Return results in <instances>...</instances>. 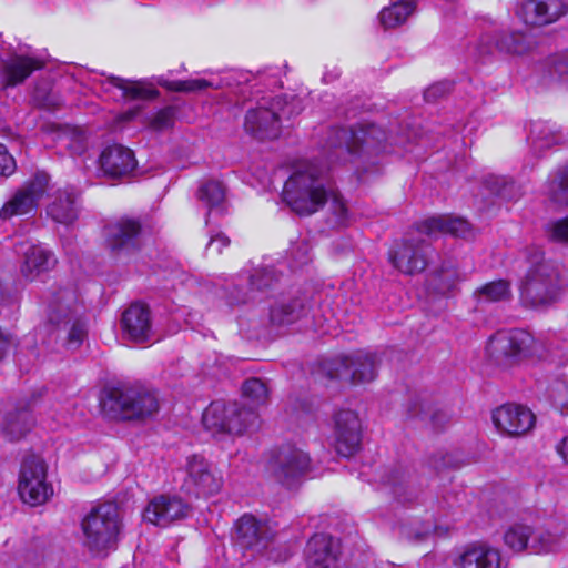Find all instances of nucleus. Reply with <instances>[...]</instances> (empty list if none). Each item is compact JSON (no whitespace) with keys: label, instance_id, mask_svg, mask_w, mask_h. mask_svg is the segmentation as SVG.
<instances>
[{"label":"nucleus","instance_id":"f257e3e1","mask_svg":"<svg viewBox=\"0 0 568 568\" xmlns=\"http://www.w3.org/2000/svg\"><path fill=\"white\" fill-rule=\"evenodd\" d=\"M326 165L317 161H301L284 184L282 199L298 215H311L326 203L327 187Z\"/></svg>","mask_w":568,"mask_h":568},{"label":"nucleus","instance_id":"f03ea898","mask_svg":"<svg viewBox=\"0 0 568 568\" xmlns=\"http://www.w3.org/2000/svg\"><path fill=\"white\" fill-rule=\"evenodd\" d=\"M385 140L386 133L375 124L361 125L358 129H332L324 153L329 162H346L349 156L362 152L383 151Z\"/></svg>","mask_w":568,"mask_h":568},{"label":"nucleus","instance_id":"7ed1b4c3","mask_svg":"<svg viewBox=\"0 0 568 568\" xmlns=\"http://www.w3.org/2000/svg\"><path fill=\"white\" fill-rule=\"evenodd\" d=\"M529 267L521 285V297L531 306L552 303L559 293V271L557 264L546 260L539 248H529L527 253Z\"/></svg>","mask_w":568,"mask_h":568},{"label":"nucleus","instance_id":"20e7f679","mask_svg":"<svg viewBox=\"0 0 568 568\" xmlns=\"http://www.w3.org/2000/svg\"><path fill=\"white\" fill-rule=\"evenodd\" d=\"M101 407L110 418L132 420L151 417L159 404L155 395L143 386L120 385L106 390Z\"/></svg>","mask_w":568,"mask_h":568},{"label":"nucleus","instance_id":"39448f33","mask_svg":"<svg viewBox=\"0 0 568 568\" xmlns=\"http://www.w3.org/2000/svg\"><path fill=\"white\" fill-rule=\"evenodd\" d=\"M84 545L93 554L101 555L115 549L122 528L120 509L106 501L93 507L82 519Z\"/></svg>","mask_w":568,"mask_h":568},{"label":"nucleus","instance_id":"423d86ee","mask_svg":"<svg viewBox=\"0 0 568 568\" xmlns=\"http://www.w3.org/2000/svg\"><path fill=\"white\" fill-rule=\"evenodd\" d=\"M486 351L489 358L501 367H511L526 358L544 355L541 344L524 329L496 333Z\"/></svg>","mask_w":568,"mask_h":568},{"label":"nucleus","instance_id":"0eeeda50","mask_svg":"<svg viewBox=\"0 0 568 568\" xmlns=\"http://www.w3.org/2000/svg\"><path fill=\"white\" fill-rule=\"evenodd\" d=\"M205 428L216 434L241 436L257 428L258 415L250 407L233 402H212L203 413Z\"/></svg>","mask_w":568,"mask_h":568},{"label":"nucleus","instance_id":"6e6552de","mask_svg":"<svg viewBox=\"0 0 568 568\" xmlns=\"http://www.w3.org/2000/svg\"><path fill=\"white\" fill-rule=\"evenodd\" d=\"M294 101L285 103L276 97L270 102L260 104L246 112L244 128L257 139H275L281 132V119L294 115Z\"/></svg>","mask_w":568,"mask_h":568},{"label":"nucleus","instance_id":"1a4fd4ad","mask_svg":"<svg viewBox=\"0 0 568 568\" xmlns=\"http://www.w3.org/2000/svg\"><path fill=\"white\" fill-rule=\"evenodd\" d=\"M143 232V224L139 219L120 217L104 227L106 248L114 258H128L140 251Z\"/></svg>","mask_w":568,"mask_h":568},{"label":"nucleus","instance_id":"9d476101","mask_svg":"<svg viewBox=\"0 0 568 568\" xmlns=\"http://www.w3.org/2000/svg\"><path fill=\"white\" fill-rule=\"evenodd\" d=\"M18 490L21 499L31 506L42 505L52 496L53 489L47 481V467L42 458L29 456L23 460Z\"/></svg>","mask_w":568,"mask_h":568},{"label":"nucleus","instance_id":"9b49d317","mask_svg":"<svg viewBox=\"0 0 568 568\" xmlns=\"http://www.w3.org/2000/svg\"><path fill=\"white\" fill-rule=\"evenodd\" d=\"M183 487L197 497L217 494L223 486V477L217 468L203 456L193 455L185 465Z\"/></svg>","mask_w":568,"mask_h":568},{"label":"nucleus","instance_id":"f8f14e48","mask_svg":"<svg viewBox=\"0 0 568 568\" xmlns=\"http://www.w3.org/2000/svg\"><path fill=\"white\" fill-rule=\"evenodd\" d=\"M267 469L276 481L291 487L308 471L310 457L296 447H281L272 453Z\"/></svg>","mask_w":568,"mask_h":568},{"label":"nucleus","instance_id":"ddd939ff","mask_svg":"<svg viewBox=\"0 0 568 568\" xmlns=\"http://www.w3.org/2000/svg\"><path fill=\"white\" fill-rule=\"evenodd\" d=\"M377 364L376 354L358 351L334 359L328 374L331 378L349 379L353 384L368 383L376 377Z\"/></svg>","mask_w":568,"mask_h":568},{"label":"nucleus","instance_id":"4468645a","mask_svg":"<svg viewBox=\"0 0 568 568\" xmlns=\"http://www.w3.org/2000/svg\"><path fill=\"white\" fill-rule=\"evenodd\" d=\"M430 246L424 239H405L389 251V261L403 274L423 272L429 261Z\"/></svg>","mask_w":568,"mask_h":568},{"label":"nucleus","instance_id":"2eb2a0df","mask_svg":"<svg viewBox=\"0 0 568 568\" xmlns=\"http://www.w3.org/2000/svg\"><path fill=\"white\" fill-rule=\"evenodd\" d=\"M49 175L37 173L28 181L0 210V217L6 220L14 215H24L33 212L40 199L47 191Z\"/></svg>","mask_w":568,"mask_h":568},{"label":"nucleus","instance_id":"dca6fc26","mask_svg":"<svg viewBox=\"0 0 568 568\" xmlns=\"http://www.w3.org/2000/svg\"><path fill=\"white\" fill-rule=\"evenodd\" d=\"M84 314L78 292L73 286L53 288L48 302V322L52 326L69 327L72 317Z\"/></svg>","mask_w":568,"mask_h":568},{"label":"nucleus","instance_id":"f3484780","mask_svg":"<svg viewBox=\"0 0 568 568\" xmlns=\"http://www.w3.org/2000/svg\"><path fill=\"white\" fill-rule=\"evenodd\" d=\"M334 438L336 452L344 457L353 456L362 440V424L356 412L341 409L334 415Z\"/></svg>","mask_w":568,"mask_h":568},{"label":"nucleus","instance_id":"a211bd4d","mask_svg":"<svg viewBox=\"0 0 568 568\" xmlns=\"http://www.w3.org/2000/svg\"><path fill=\"white\" fill-rule=\"evenodd\" d=\"M493 423L503 434L518 437L530 432L535 426V415L521 405L505 404L493 412Z\"/></svg>","mask_w":568,"mask_h":568},{"label":"nucleus","instance_id":"6ab92c4d","mask_svg":"<svg viewBox=\"0 0 568 568\" xmlns=\"http://www.w3.org/2000/svg\"><path fill=\"white\" fill-rule=\"evenodd\" d=\"M567 9L566 0H523L517 14L527 26L542 27L559 20Z\"/></svg>","mask_w":568,"mask_h":568},{"label":"nucleus","instance_id":"aec40b11","mask_svg":"<svg viewBox=\"0 0 568 568\" xmlns=\"http://www.w3.org/2000/svg\"><path fill=\"white\" fill-rule=\"evenodd\" d=\"M272 539L268 525L253 515L245 514L235 524V541L244 549L261 552Z\"/></svg>","mask_w":568,"mask_h":568},{"label":"nucleus","instance_id":"412c9836","mask_svg":"<svg viewBox=\"0 0 568 568\" xmlns=\"http://www.w3.org/2000/svg\"><path fill=\"white\" fill-rule=\"evenodd\" d=\"M120 325L124 338L130 342L148 343L153 337L151 311L145 304H131L123 312Z\"/></svg>","mask_w":568,"mask_h":568},{"label":"nucleus","instance_id":"4be33fe9","mask_svg":"<svg viewBox=\"0 0 568 568\" xmlns=\"http://www.w3.org/2000/svg\"><path fill=\"white\" fill-rule=\"evenodd\" d=\"M190 507L180 497L161 495L152 499L143 511L145 521L166 527L174 520L185 518Z\"/></svg>","mask_w":568,"mask_h":568},{"label":"nucleus","instance_id":"5701e85b","mask_svg":"<svg viewBox=\"0 0 568 568\" xmlns=\"http://www.w3.org/2000/svg\"><path fill=\"white\" fill-rule=\"evenodd\" d=\"M100 170L110 178L129 175L136 166L134 153L129 148L113 144L103 149L99 158Z\"/></svg>","mask_w":568,"mask_h":568},{"label":"nucleus","instance_id":"b1692460","mask_svg":"<svg viewBox=\"0 0 568 568\" xmlns=\"http://www.w3.org/2000/svg\"><path fill=\"white\" fill-rule=\"evenodd\" d=\"M505 545L513 551L525 549L541 551L547 547L548 538L541 531L525 523H515L504 534Z\"/></svg>","mask_w":568,"mask_h":568},{"label":"nucleus","instance_id":"393cba45","mask_svg":"<svg viewBox=\"0 0 568 568\" xmlns=\"http://www.w3.org/2000/svg\"><path fill=\"white\" fill-rule=\"evenodd\" d=\"M305 557L308 568H336L338 552L332 537L315 534L306 545Z\"/></svg>","mask_w":568,"mask_h":568},{"label":"nucleus","instance_id":"a878e982","mask_svg":"<svg viewBox=\"0 0 568 568\" xmlns=\"http://www.w3.org/2000/svg\"><path fill=\"white\" fill-rule=\"evenodd\" d=\"M457 568H501L499 549L486 544L466 547L455 560Z\"/></svg>","mask_w":568,"mask_h":568},{"label":"nucleus","instance_id":"bb28decb","mask_svg":"<svg viewBox=\"0 0 568 568\" xmlns=\"http://www.w3.org/2000/svg\"><path fill=\"white\" fill-rule=\"evenodd\" d=\"M494 41L496 49L515 55L532 53L541 44L538 36L519 31H503L495 36Z\"/></svg>","mask_w":568,"mask_h":568},{"label":"nucleus","instance_id":"cd10ccee","mask_svg":"<svg viewBox=\"0 0 568 568\" xmlns=\"http://www.w3.org/2000/svg\"><path fill=\"white\" fill-rule=\"evenodd\" d=\"M44 67L37 58L12 54L2 61V74L7 87L21 84L31 73Z\"/></svg>","mask_w":568,"mask_h":568},{"label":"nucleus","instance_id":"c85d7f7f","mask_svg":"<svg viewBox=\"0 0 568 568\" xmlns=\"http://www.w3.org/2000/svg\"><path fill=\"white\" fill-rule=\"evenodd\" d=\"M277 282V276L272 268H258L251 274L248 278V288L242 290L235 286L230 293V302L232 304H245L255 301L256 293L265 292Z\"/></svg>","mask_w":568,"mask_h":568},{"label":"nucleus","instance_id":"c756f323","mask_svg":"<svg viewBox=\"0 0 568 568\" xmlns=\"http://www.w3.org/2000/svg\"><path fill=\"white\" fill-rule=\"evenodd\" d=\"M57 264L54 254L41 245H31L23 253L21 274L28 281H34L40 274L51 271Z\"/></svg>","mask_w":568,"mask_h":568},{"label":"nucleus","instance_id":"7c9ffc66","mask_svg":"<svg viewBox=\"0 0 568 568\" xmlns=\"http://www.w3.org/2000/svg\"><path fill=\"white\" fill-rule=\"evenodd\" d=\"M419 234L434 236L437 233H450L455 236H466L469 232V224L457 217L432 216L416 225Z\"/></svg>","mask_w":568,"mask_h":568},{"label":"nucleus","instance_id":"2f4dec72","mask_svg":"<svg viewBox=\"0 0 568 568\" xmlns=\"http://www.w3.org/2000/svg\"><path fill=\"white\" fill-rule=\"evenodd\" d=\"M196 199L209 210L205 217L206 224L209 223L210 212L216 211L220 214L226 212V189L220 181L207 180L203 182L197 189Z\"/></svg>","mask_w":568,"mask_h":568},{"label":"nucleus","instance_id":"473e14b6","mask_svg":"<svg viewBox=\"0 0 568 568\" xmlns=\"http://www.w3.org/2000/svg\"><path fill=\"white\" fill-rule=\"evenodd\" d=\"M34 418L27 407L7 413L2 423V434L10 442L23 438L33 427Z\"/></svg>","mask_w":568,"mask_h":568},{"label":"nucleus","instance_id":"72a5a7b5","mask_svg":"<svg viewBox=\"0 0 568 568\" xmlns=\"http://www.w3.org/2000/svg\"><path fill=\"white\" fill-rule=\"evenodd\" d=\"M77 194L73 190L58 191L55 199L48 206V214L58 223L69 225L78 219Z\"/></svg>","mask_w":568,"mask_h":568},{"label":"nucleus","instance_id":"f704fd0d","mask_svg":"<svg viewBox=\"0 0 568 568\" xmlns=\"http://www.w3.org/2000/svg\"><path fill=\"white\" fill-rule=\"evenodd\" d=\"M529 139L534 150L540 152L564 142L566 134L560 130H555L554 125L549 123L537 122L530 129Z\"/></svg>","mask_w":568,"mask_h":568},{"label":"nucleus","instance_id":"c9c22d12","mask_svg":"<svg viewBox=\"0 0 568 568\" xmlns=\"http://www.w3.org/2000/svg\"><path fill=\"white\" fill-rule=\"evenodd\" d=\"M305 313V303L300 298L281 302L271 307L270 320L273 325H290L300 320Z\"/></svg>","mask_w":568,"mask_h":568},{"label":"nucleus","instance_id":"e433bc0d","mask_svg":"<svg viewBox=\"0 0 568 568\" xmlns=\"http://www.w3.org/2000/svg\"><path fill=\"white\" fill-rule=\"evenodd\" d=\"M462 280L460 274L453 261H444L437 267L430 278V286L439 294H446L452 291Z\"/></svg>","mask_w":568,"mask_h":568},{"label":"nucleus","instance_id":"4c0bfd02","mask_svg":"<svg viewBox=\"0 0 568 568\" xmlns=\"http://www.w3.org/2000/svg\"><path fill=\"white\" fill-rule=\"evenodd\" d=\"M414 10L415 4L413 1L399 0L381 11V23L385 28H395L404 23Z\"/></svg>","mask_w":568,"mask_h":568},{"label":"nucleus","instance_id":"58836bf2","mask_svg":"<svg viewBox=\"0 0 568 568\" xmlns=\"http://www.w3.org/2000/svg\"><path fill=\"white\" fill-rule=\"evenodd\" d=\"M544 72L550 81L568 83V53L549 55L544 62Z\"/></svg>","mask_w":568,"mask_h":568},{"label":"nucleus","instance_id":"ea45409f","mask_svg":"<svg viewBox=\"0 0 568 568\" xmlns=\"http://www.w3.org/2000/svg\"><path fill=\"white\" fill-rule=\"evenodd\" d=\"M476 295L485 302H500L511 296L510 283L506 280H498L486 283L476 290Z\"/></svg>","mask_w":568,"mask_h":568},{"label":"nucleus","instance_id":"a19ab883","mask_svg":"<svg viewBox=\"0 0 568 568\" xmlns=\"http://www.w3.org/2000/svg\"><path fill=\"white\" fill-rule=\"evenodd\" d=\"M243 397L247 404L258 407L267 403L268 388L260 378H250L245 381L242 387Z\"/></svg>","mask_w":568,"mask_h":568},{"label":"nucleus","instance_id":"79ce46f5","mask_svg":"<svg viewBox=\"0 0 568 568\" xmlns=\"http://www.w3.org/2000/svg\"><path fill=\"white\" fill-rule=\"evenodd\" d=\"M108 82L111 85L121 89L124 97L132 99H152L158 94L155 90L148 89L139 82H130L119 77H110Z\"/></svg>","mask_w":568,"mask_h":568},{"label":"nucleus","instance_id":"37998d69","mask_svg":"<svg viewBox=\"0 0 568 568\" xmlns=\"http://www.w3.org/2000/svg\"><path fill=\"white\" fill-rule=\"evenodd\" d=\"M549 199L560 205H568V165L561 169L548 183Z\"/></svg>","mask_w":568,"mask_h":568},{"label":"nucleus","instance_id":"c03bdc74","mask_svg":"<svg viewBox=\"0 0 568 568\" xmlns=\"http://www.w3.org/2000/svg\"><path fill=\"white\" fill-rule=\"evenodd\" d=\"M59 333H65V341L69 347H79L87 337V322L83 315L72 317L69 327L53 326Z\"/></svg>","mask_w":568,"mask_h":568},{"label":"nucleus","instance_id":"a18cd8bd","mask_svg":"<svg viewBox=\"0 0 568 568\" xmlns=\"http://www.w3.org/2000/svg\"><path fill=\"white\" fill-rule=\"evenodd\" d=\"M548 395L554 406L559 408L562 414L568 413V383L557 379L548 388Z\"/></svg>","mask_w":568,"mask_h":568},{"label":"nucleus","instance_id":"49530a36","mask_svg":"<svg viewBox=\"0 0 568 568\" xmlns=\"http://www.w3.org/2000/svg\"><path fill=\"white\" fill-rule=\"evenodd\" d=\"M408 415L410 417H420L425 419L428 415L434 427H438L440 422L446 418V415L440 412H432L430 407H426L425 404L418 399L412 403L408 408Z\"/></svg>","mask_w":568,"mask_h":568},{"label":"nucleus","instance_id":"de8ad7c7","mask_svg":"<svg viewBox=\"0 0 568 568\" xmlns=\"http://www.w3.org/2000/svg\"><path fill=\"white\" fill-rule=\"evenodd\" d=\"M546 232L551 241L568 244V216L549 222Z\"/></svg>","mask_w":568,"mask_h":568},{"label":"nucleus","instance_id":"09e8293b","mask_svg":"<svg viewBox=\"0 0 568 568\" xmlns=\"http://www.w3.org/2000/svg\"><path fill=\"white\" fill-rule=\"evenodd\" d=\"M329 210L333 215V223L336 226H346L349 222L348 209L344 200L336 194L332 195Z\"/></svg>","mask_w":568,"mask_h":568},{"label":"nucleus","instance_id":"8fccbe9b","mask_svg":"<svg viewBox=\"0 0 568 568\" xmlns=\"http://www.w3.org/2000/svg\"><path fill=\"white\" fill-rule=\"evenodd\" d=\"M489 190L506 200H514V181L505 178H493L487 181Z\"/></svg>","mask_w":568,"mask_h":568},{"label":"nucleus","instance_id":"3c124183","mask_svg":"<svg viewBox=\"0 0 568 568\" xmlns=\"http://www.w3.org/2000/svg\"><path fill=\"white\" fill-rule=\"evenodd\" d=\"M212 83L204 79H192L171 82L168 88L176 92H195L211 88Z\"/></svg>","mask_w":568,"mask_h":568},{"label":"nucleus","instance_id":"603ef678","mask_svg":"<svg viewBox=\"0 0 568 568\" xmlns=\"http://www.w3.org/2000/svg\"><path fill=\"white\" fill-rule=\"evenodd\" d=\"M173 124V111L171 109L160 110L152 119L151 125L155 130H164Z\"/></svg>","mask_w":568,"mask_h":568},{"label":"nucleus","instance_id":"864d4df0","mask_svg":"<svg viewBox=\"0 0 568 568\" xmlns=\"http://www.w3.org/2000/svg\"><path fill=\"white\" fill-rule=\"evenodd\" d=\"M453 83L452 82H439L436 84H433L425 91V100L428 102L435 101L442 97H444L446 93H449L452 90Z\"/></svg>","mask_w":568,"mask_h":568},{"label":"nucleus","instance_id":"5fc2aeb1","mask_svg":"<svg viewBox=\"0 0 568 568\" xmlns=\"http://www.w3.org/2000/svg\"><path fill=\"white\" fill-rule=\"evenodd\" d=\"M16 170L14 159L9 154L7 148L0 144V174L10 175Z\"/></svg>","mask_w":568,"mask_h":568},{"label":"nucleus","instance_id":"6e6d98bb","mask_svg":"<svg viewBox=\"0 0 568 568\" xmlns=\"http://www.w3.org/2000/svg\"><path fill=\"white\" fill-rule=\"evenodd\" d=\"M389 484L393 486V493L400 503H410L413 500L412 494L407 495L406 490L409 488L403 479L389 478Z\"/></svg>","mask_w":568,"mask_h":568},{"label":"nucleus","instance_id":"4d7b16f0","mask_svg":"<svg viewBox=\"0 0 568 568\" xmlns=\"http://www.w3.org/2000/svg\"><path fill=\"white\" fill-rule=\"evenodd\" d=\"M230 245V239L223 233H216L211 236L210 242L206 245L209 252L220 254L223 247Z\"/></svg>","mask_w":568,"mask_h":568},{"label":"nucleus","instance_id":"13d9d810","mask_svg":"<svg viewBox=\"0 0 568 568\" xmlns=\"http://www.w3.org/2000/svg\"><path fill=\"white\" fill-rule=\"evenodd\" d=\"M13 345V338L0 329V361L6 356L10 347Z\"/></svg>","mask_w":568,"mask_h":568},{"label":"nucleus","instance_id":"bf43d9fd","mask_svg":"<svg viewBox=\"0 0 568 568\" xmlns=\"http://www.w3.org/2000/svg\"><path fill=\"white\" fill-rule=\"evenodd\" d=\"M556 452L568 464V436L564 437L556 446Z\"/></svg>","mask_w":568,"mask_h":568},{"label":"nucleus","instance_id":"052dcab7","mask_svg":"<svg viewBox=\"0 0 568 568\" xmlns=\"http://www.w3.org/2000/svg\"><path fill=\"white\" fill-rule=\"evenodd\" d=\"M429 463H430V466L436 470H440L444 467L448 466V462L445 460L444 456H440V459H437L436 457H434L430 459Z\"/></svg>","mask_w":568,"mask_h":568},{"label":"nucleus","instance_id":"680f3d73","mask_svg":"<svg viewBox=\"0 0 568 568\" xmlns=\"http://www.w3.org/2000/svg\"><path fill=\"white\" fill-rule=\"evenodd\" d=\"M428 532H429V529H427V530H425L423 532L417 534L416 535L417 540L424 539L428 535Z\"/></svg>","mask_w":568,"mask_h":568},{"label":"nucleus","instance_id":"e2e57ef3","mask_svg":"<svg viewBox=\"0 0 568 568\" xmlns=\"http://www.w3.org/2000/svg\"><path fill=\"white\" fill-rule=\"evenodd\" d=\"M483 47H484V44L481 43L480 47H479V54L480 55L490 54L491 53L490 49L483 51Z\"/></svg>","mask_w":568,"mask_h":568}]
</instances>
